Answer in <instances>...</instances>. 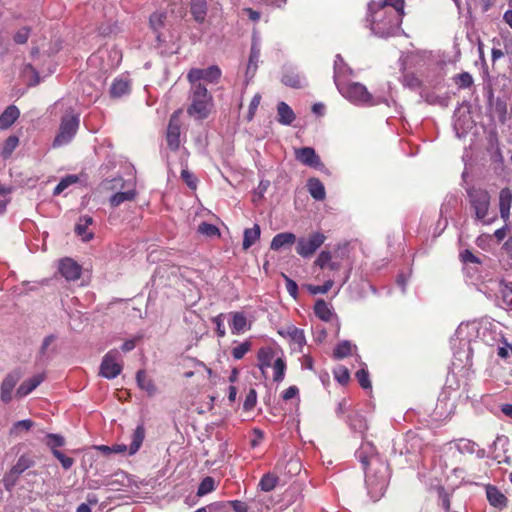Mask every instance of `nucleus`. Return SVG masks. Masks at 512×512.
Masks as SVG:
<instances>
[{"mask_svg": "<svg viewBox=\"0 0 512 512\" xmlns=\"http://www.w3.org/2000/svg\"><path fill=\"white\" fill-rule=\"evenodd\" d=\"M223 316V314H219L212 318V322L216 326V333L220 338H223L226 335Z\"/></svg>", "mask_w": 512, "mask_h": 512, "instance_id": "e2e57ef3", "label": "nucleus"}, {"mask_svg": "<svg viewBox=\"0 0 512 512\" xmlns=\"http://www.w3.org/2000/svg\"><path fill=\"white\" fill-rule=\"evenodd\" d=\"M278 333L282 337L290 339V341L297 344L300 348L306 344L304 331L293 325L278 330Z\"/></svg>", "mask_w": 512, "mask_h": 512, "instance_id": "6ab92c4d", "label": "nucleus"}, {"mask_svg": "<svg viewBox=\"0 0 512 512\" xmlns=\"http://www.w3.org/2000/svg\"><path fill=\"white\" fill-rule=\"evenodd\" d=\"M281 81L284 85L296 89L302 88L306 84L305 78L294 71H286L283 74Z\"/></svg>", "mask_w": 512, "mask_h": 512, "instance_id": "2f4dec72", "label": "nucleus"}, {"mask_svg": "<svg viewBox=\"0 0 512 512\" xmlns=\"http://www.w3.org/2000/svg\"><path fill=\"white\" fill-rule=\"evenodd\" d=\"M295 158L302 164L319 168L322 166L320 157L316 154L315 150L311 147H303L295 150Z\"/></svg>", "mask_w": 512, "mask_h": 512, "instance_id": "dca6fc26", "label": "nucleus"}, {"mask_svg": "<svg viewBox=\"0 0 512 512\" xmlns=\"http://www.w3.org/2000/svg\"><path fill=\"white\" fill-rule=\"evenodd\" d=\"M59 272L67 281H75L80 278L82 268L71 258H64L59 262Z\"/></svg>", "mask_w": 512, "mask_h": 512, "instance_id": "2eb2a0df", "label": "nucleus"}, {"mask_svg": "<svg viewBox=\"0 0 512 512\" xmlns=\"http://www.w3.org/2000/svg\"><path fill=\"white\" fill-rule=\"evenodd\" d=\"M315 315L322 321L329 322L334 317L332 307L324 300L319 299L314 305Z\"/></svg>", "mask_w": 512, "mask_h": 512, "instance_id": "393cba45", "label": "nucleus"}, {"mask_svg": "<svg viewBox=\"0 0 512 512\" xmlns=\"http://www.w3.org/2000/svg\"><path fill=\"white\" fill-rule=\"evenodd\" d=\"M260 235L261 229L258 224H254L252 228H246L243 233V250H248L252 245H254L260 239Z\"/></svg>", "mask_w": 512, "mask_h": 512, "instance_id": "b1692460", "label": "nucleus"}, {"mask_svg": "<svg viewBox=\"0 0 512 512\" xmlns=\"http://www.w3.org/2000/svg\"><path fill=\"white\" fill-rule=\"evenodd\" d=\"M33 426L34 422L30 419L20 420L13 424L9 433L11 436L18 437L22 432L29 431Z\"/></svg>", "mask_w": 512, "mask_h": 512, "instance_id": "ea45409f", "label": "nucleus"}, {"mask_svg": "<svg viewBox=\"0 0 512 512\" xmlns=\"http://www.w3.org/2000/svg\"><path fill=\"white\" fill-rule=\"evenodd\" d=\"M438 499H439V505L445 510H450V495L449 493L443 488H438Z\"/></svg>", "mask_w": 512, "mask_h": 512, "instance_id": "bf43d9fd", "label": "nucleus"}, {"mask_svg": "<svg viewBox=\"0 0 512 512\" xmlns=\"http://www.w3.org/2000/svg\"><path fill=\"white\" fill-rule=\"evenodd\" d=\"M455 83L460 88H469L473 84L472 75L468 72H462L454 77Z\"/></svg>", "mask_w": 512, "mask_h": 512, "instance_id": "864d4df0", "label": "nucleus"}, {"mask_svg": "<svg viewBox=\"0 0 512 512\" xmlns=\"http://www.w3.org/2000/svg\"><path fill=\"white\" fill-rule=\"evenodd\" d=\"M274 358V350L271 347H262L259 349L257 354V359L259 362V367L263 371L265 368L271 366L272 360Z\"/></svg>", "mask_w": 512, "mask_h": 512, "instance_id": "72a5a7b5", "label": "nucleus"}, {"mask_svg": "<svg viewBox=\"0 0 512 512\" xmlns=\"http://www.w3.org/2000/svg\"><path fill=\"white\" fill-rule=\"evenodd\" d=\"M23 76L28 79V85L34 86L39 83L38 72L30 64H27L23 69Z\"/></svg>", "mask_w": 512, "mask_h": 512, "instance_id": "603ef678", "label": "nucleus"}, {"mask_svg": "<svg viewBox=\"0 0 512 512\" xmlns=\"http://www.w3.org/2000/svg\"><path fill=\"white\" fill-rule=\"evenodd\" d=\"M310 195L317 201L325 199L326 192L323 183L317 178H310L307 182Z\"/></svg>", "mask_w": 512, "mask_h": 512, "instance_id": "c756f323", "label": "nucleus"}, {"mask_svg": "<svg viewBox=\"0 0 512 512\" xmlns=\"http://www.w3.org/2000/svg\"><path fill=\"white\" fill-rule=\"evenodd\" d=\"M512 205V191L509 188H503L499 194V211L501 218L506 222L510 217Z\"/></svg>", "mask_w": 512, "mask_h": 512, "instance_id": "aec40b11", "label": "nucleus"}, {"mask_svg": "<svg viewBox=\"0 0 512 512\" xmlns=\"http://www.w3.org/2000/svg\"><path fill=\"white\" fill-rule=\"evenodd\" d=\"M77 181H78V177L76 175L66 176L54 188L53 195L56 196V195L61 194L66 188H68L70 185L76 183Z\"/></svg>", "mask_w": 512, "mask_h": 512, "instance_id": "49530a36", "label": "nucleus"}, {"mask_svg": "<svg viewBox=\"0 0 512 512\" xmlns=\"http://www.w3.org/2000/svg\"><path fill=\"white\" fill-rule=\"evenodd\" d=\"M105 55H107L110 59L112 58V62L107 63L102 67V69L105 71L117 67L122 58L121 52L116 48L99 51V58H104Z\"/></svg>", "mask_w": 512, "mask_h": 512, "instance_id": "473e14b6", "label": "nucleus"}, {"mask_svg": "<svg viewBox=\"0 0 512 512\" xmlns=\"http://www.w3.org/2000/svg\"><path fill=\"white\" fill-rule=\"evenodd\" d=\"M326 237L321 232H313L308 237L297 239L296 252L302 258H310L325 242Z\"/></svg>", "mask_w": 512, "mask_h": 512, "instance_id": "0eeeda50", "label": "nucleus"}, {"mask_svg": "<svg viewBox=\"0 0 512 512\" xmlns=\"http://www.w3.org/2000/svg\"><path fill=\"white\" fill-rule=\"evenodd\" d=\"M278 122L283 125H290L295 120V114L291 107L285 102L277 105Z\"/></svg>", "mask_w": 512, "mask_h": 512, "instance_id": "7c9ffc66", "label": "nucleus"}, {"mask_svg": "<svg viewBox=\"0 0 512 512\" xmlns=\"http://www.w3.org/2000/svg\"><path fill=\"white\" fill-rule=\"evenodd\" d=\"M455 408L454 401L445 394H441L436 404V413L439 417H447L453 413Z\"/></svg>", "mask_w": 512, "mask_h": 512, "instance_id": "a878e982", "label": "nucleus"}, {"mask_svg": "<svg viewBox=\"0 0 512 512\" xmlns=\"http://www.w3.org/2000/svg\"><path fill=\"white\" fill-rule=\"evenodd\" d=\"M257 402V392L255 389H250L245 397L243 408L246 411H250L254 408Z\"/></svg>", "mask_w": 512, "mask_h": 512, "instance_id": "052dcab7", "label": "nucleus"}, {"mask_svg": "<svg viewBox=\"0 0 512 512\" xmlns=\"http://www.w3.org/2000/svg\"><path fill=\"white\" fill-rule=\"evenodd\" d=\"M475 330H476V326L462 323L458 326L455 335H456L457 339L460 340V342L465 341V342L469 343L470 340L466 339V335L475 332Z\"/></svg>", "mask_w": 512, "mask_h": 512, "instance_id": "37998d69", "label": "nucleus"}, {"mask_svg": "<svg viewBox=\"0 0 512 512\" xmlns=\"http://www.w3.org/2000/svg\"><path fill=\"white\" fill-rule=\"evenodd\" d=\"M286 371V363L283 358H277L273 364V380L281 382L284 379Z\"/></svg>", "mask_w": 512, "mask_h": 512, "instance_id": "79ce46f5", "label": "nucleus"}, {"mask_svg": "<svg viewBox=\"0 0 512 512\" xmlns=\"http://www.w3.org/2000/svg\"><path fill=\"white\" fill-rule=\"evenodd\" d=\"M278 483V477L271 473H267L263 475L259 482V487L264 492L272 491Z\"/></svg>", "mask_w": 512, "mask_h": 512, "instance_id": "a19ab883", "label": "nucleus"}, {"mask_svg": "<svg viewBox=\"0 0 512 512\" xmlns=\"http://www.w3.org/2000/svg\"><path fill=\"white\" fill-rule=\"evenodd\" d=\"M79 126V118L72 114L62 117L59 132L53 141V147H61L71 142Z\"/></svg>", "mask_w": 512, "mask_h": 512, "instance_id": "39448f33", "label": "nucleus"}, {"mask_svg": "<svg viewBox=\"0 0 512 512\" xmlns=\"http://www.w3.org/2000/svg\"><path fill=\"white\" fill-rule=\"evenodd\" d=\"M296 236L291 232H282L276 234L270 244V249L278 251L286 246H291L296 242Z\"/></svg>", "mask_w": 512, "mask_h": 512, "instance_id": "412c9836", "label": "nucleus"}, {"mask_svg": "<svg viewBox=\"0 0 512 512\" xmlns=\"http://www.w3.org/2000/svg\"><path fill=\"white\" fill-rule=\"evenodd\" d=\"M165 19V15L163 13L155 12L150 16L149 22L152 29L157 32L160 27H162Z\"/></svg>", "mask_w": 512, "mask_h": 512, "instance_id": "680f3d73", "label": "nucleus"}, {"mask_svg": "<svg viewBox=\"0 0 512 512\" xmlns=\"http://www.w3.org/2000/svg\"><path fill=\"white\" fill-rule=\"evenodd\" d=\"M260 51V40L257 36L253 35L249 60L245 72L247 82H249L256 74L260 62Z\"/></svg>", "mask_w": 512, "mask_h": 512, "instance_id": "ddd939ff", "label": "nucleus"}, {"mask_svg": "<svg viewBox=\"0 0 512 512\" xmlns=\"http://www.w3.org/2000/svg\"><path fill=\"white\" fill-rule=\"evenodd\" d=\"M404 15V0L371 1L367 21L372 33L378 37L393 36L400 29Z\"/></svg>", "mask_w": 512, "mask_h": 512, "instance_id": "f257e3e1", "label": "nucleus"}, {"mask_svg": "<svg viewBox=\"0 0 512 512\" xmlns=\"http://www.w3.org/2000/svg\"><path fill=\"white\" fill-rule=\"evenodd\" d=\"M34 465V461L27 455H22L17 460L16 464L11 468L8 475L5 477V486L14 485L19 475Z\"/></svg>", "mask_w": 512, "mask_h": 512, "instance_id": "4468645a", "label": "nucleus"}, {"mask_svg": "<svg viewBox=\"0 0 512 512\" xmlns=\"http://www.w3.org/2000/svg\"><path fill=\"white\" fill-rule=\"evenodd\" d=\"M340 63H342V57L336 55L334 61V82L344 98L357 106H376L380 103L388 104L386 98L373 96L365 85L359 82L341 80Z\"/></svg>", "mask_w": 512, "mask_h": 512, "instance_id": "f03ea898", "label": "nucleus"}, {"mask_svg": "<svg viewBox=\"0 0 512 512\" xmlns=\"http://www.w3.org/2000/svg\"><path fill=\"white\" fill-rule=\"evenodd\" d=\"M144 438L145 429L142 425H138L131 436V443L129 444V446L125 444H115L112 446L113 453L123 454L128 451L129 455H134L140 449L144 441Z\"/></svg>", "mask_w": 512, "mask_h": 512, "instance_id": "9d476101", "label": "nucleus"}, {"mask_svg": "<svg viewBox=\"0 0 512 512\" xmlns=\"http://www.w3.org/2000/svg\"><path fill=\"white\" fill-rule=\"evenodd\" d=\"M53 456L59 460V462L61 463L62 467L65 469V470H68L70 469L73 464H74V459L71 458V457H68L66 456L64 453H62L61 451L59 450H54V453H52Z\"/></svg>", "mask_w": 512, "mask_h": 512, "instance_id": "6e6d98bb", "label": "nucleus"}, {"mask_svg": "<svg viewBox=\"0 0 512 512\" xmlns=\"http://www.w3.org/2000/svg\"><path fill=\"white\" fill-rule=\"evenodd\" d=\"M363 450L358 453V459L363 464L366 474V487L370 497L377 501L385 493L389 481V468L378 456L372 455L370 460L364 457Z\"/></svg>", "mask_w": 512, "mask_h": 512, "instance_id": "7ed1b4c3", "label": "nucleus"}, {"mask_svg": "<svg viewBox=\"0 0 512 512\" xmlns=\"http://www.w3.org/2000/svg\"><path fill=\"white\" fill-rule=\"evenodd\" d=\"M486 497L489 504L497 509L501 510L507 506V497L496 486H486Z\"/></svg>", "mask_w": 512, "mask_h": 512, "instance_id": "f3484780", "label": "nucleus"}, {"mask_svg": "<svg viewBox=\"0 0 512 512\" xmlns=\"http://www.w3.org/2000/svg\"><path fill=\"white\" fill-rule=\"evenodd\" d=\"M353 345L348 340L339 342L333 350V358L340 360L352 354ZM356 348V346H354Z\"/></svg>", "mask_w": 512, "mask_h": 512, "instance_id": "4c0bfd02", "label": "nucleus"}, {"mask_svg": "<svg viewBox=\"0 0 512 512\" xmlns=\"http://www.w3.org/2000/svg\"><path fill=\"white\" fill-rule=\"evenodd\" d=\"M45 379V374L40 373L32 376L31 378L23 381L20 386L16 390V396L18 398H23L30 394L34 389H36Z\"/></svg>", "mask_w": 512, "mask_h": 512, "instance_id": "a211bd4d", "label": "nucleus"}, {"mask_svg": "<svg viewBox=\"0 0 512 512\" xmlns=\"http://www.w3.org/2000/svg\"><path fill=\"white\" fill-rule=\"evenodd\" d=\"M190 105L187 113L197 119H206L213 107V97L203 84L191 85L189 92Z\"/></svg>", "mask_w": 512, "mask_h": 512, "instance_id": "20e7f679", "label": "nucleus"}, {"mask_svg": "<svg viewBox=\"0 0 512 512\" xmlns=\"http://www.w3.org/2000/svg\"><path fill=\"white\" fill-rule=\"evenodd\" d=\"M333 375H334V378L342 385L348 383L349 379H350V373H349V370L345 367V366H342V365H339L337 366L334 370H333Z\"/></svg>", "mask_w": 512, "mask_h": 512, "instance_id": "3c124183", "label": "nucleus"}, {"mask_svg": "<svg viewBox=\"0 0 512 512\" xmlns=\"http://www.w3.org/2000/svg\"><path fill=\"white\" fill-rule=\"evenodd\" d=\"M222 72L217 65H212L206 69L192 68L187 74V80L190 85L202 84L201 80L216 84L221 78Z\"/></svg>", "mask_w": 512, "mask_h": 512, "instance_id": "1a4fd4ad", "label": "nucleus"}, {"mask_svg": "<svg viewBox=\"0 0 512 512\" xmlns=\"http://www.w3.org/2000/svg\"><path fill=\"white\" fill-rule=\"evenodd\" d=\"M21 377L20 370L11 371L4 377L0 385V399L3 403L8 404L12 400V393Z\"/></svg>", "mask_w": 512, "mask_h": 512, "instance_id": "9b49d317", "label": "nucleus"}, {"mask_svg": "<svg viewBox=\"0 0 512 512\" xmlns=\"http://www.w3.org/2000/svg\"><path fill=\"white\" fill-rule=\"evenodd\" d=\"M314 264L321 269L329 268L333 271L340 269V263L332 261V255L329 251H322L316 258Z\"/></svg>", "mask_w": 512, "mask_h": 512, "instance_id": "c85d7f7f", "label": "nucleus"}, {"mask_svg": "<svg viewBox=\"0 0 512 512\" xmlns=\"http://www.w3.org/2000/svg\"><path fill=\"white\" fill-rule=\"evenodd\" d=\"M54 341H55L54 335H48L43 339L42 344L39 349V355H38L39 361H43L44 359L47 358L48 349Z\"/></svg>", "mask_w": 512, "mask_h": 512, "instance_id": "5fc2aeb1", "label": "nucleus"}, {"mask_svg": "<svg viewBox=\"0 0 512 512\" xmlns=\"http://www.w3.org/2000/svg\"><path fill=\"white\" fill-rule=\"evenodd\" d=\"M348 424L352 430L359 433H364L368 429L366 420L358 413L349 416Z\"/></svg>", "mask_w": 512, "mask_h": 512, "instance_id": "58836bf2", "label": "nucleus"}, {"mask_svg": "<svg viewBox=\"0 0 512 512\" xmlns=\"http://www.w3.org/2000/svg\"><path fill=\"white\" fill-rule=\"evenodd\" d=\"M356 378L363 389L371 388L369 373L365 368H361L356 372Z\"/></svg>", "mask_w": 512, "mask_h": 512, "instance_id": "13d9d810", "label": "nucleus"}, {"mask_svg": "<svg viewBox=\"0 0 512 512\" xmlns=\"http://www.w3.org/2000/svg\"><path fill=\"white\" fill-rule=\"evenodd\" d=\"M120 352L112 349L107 352L100 365V375L106 379H114L122 372V364L120 363Z\"/></svg>", "mask_w": 512, "mask_h": 512, "instance_id": "6e6552de", "label": "nucleus"}, {"mask_svg": "<svg viewBox=\"0 0 512 512\" xmlns=\"http://www.w3.org/2000/svg\"><path fill=\"white\" fill-rule=\"evenodd\" d=\"M215 489V481L212 477H205L198 486L197 494L206 495Z\"/></svg>", "mask_w": 512, "mask_h": 512, "instance_id": "09e8293b", "label": "nucleus"}, {"mask_svg": "<svg viewBox=\"0 0 512 512\" xmlns=\"http://www.w3.org/2000/svg\"><path fill=\"white\" fill-rule=\"evenodd\" d=\"M206 508H207V512L208 511L209 512H227L228 501L213 503V504H210L209 506H207Z\"/></svg>", "mask_w": 512, "mask_h": 512, "instance_id": "774afa93", "label": "nucleus"}, {"mask_svg": "<svg viewBox=\"0 0 512 512\" xmlns=\"http://www.w3.org/2000/svg\"><path fill=\"white\" fill-rule=\"evenodd\" d=\"M467 193L469 203L474 209L475 217L479 220H483L487 216L490 207V195L488 191L483 188L472 187Z\"/></svg>", "mask_w": 512, "mask_h": 512, "instance_id": "423d86ee", "label": "nucleus"}, {"mask_svg": "<svg viewBox=\"0 0 512 512\" xmlns=\"http://www.w3.org/2000/svg\"><path fill=\"white\" fill-rule=\"evenodd\" d=\"M251 347H252L251 342L246 340V341L240 343L239 345L235 346L232 349L231 354L234 359L240 360L245 356V354L247 352H249L251 350Z\"/></svg>", "mask_w": 512, "mask_h": 512, "instance_id": "c03bdc74", "label": "nucleus"}, {"mask_svg": "<svg viewBox=\"0 0 512 512\" xmlns=\"http://www.w3.org/2000/svg\"><path fill=\"white\" fill-rule=\"evenodd\" d=\"M19 109L14 106H8L5 111L0 115V129L9 128L19 117Z\"/></svg>", "mask_w": 512, "mask_h": 512, "instance_id": "bb28decb", "label": "nucleus"}, {"mask_svg": "<svg viewBox=\"0 0 512 512\" xmlns=\"http://www.w3.org/2000/svg\"><path fill=\"white\" fill-rule=\"evenodd\" d=\"M31 29L27 26L19 29L13 36V40L17 44H25L30 36Z\"/></svg>", "mask_w": 512, "mask_h": 512, "instance_id": "4d7b16f0", "label": "nucleus"}, {"mask_svg": "<svg viewBox=\"0 0 512 512\" xmlns=\"http://www.w3.org/2000/svg\"><path fill=\"white\" fill-rule=\"evenodd\" d=\"M130 90V83L125 79H115L110 88V94L113 97H121Z\"/></svg>", "mask_w": 512, "mask_h": 512, "instance_id": "e433bc0d", "label": "nucleus"}, {"mask_svg": "<svg viewBox=\"0 0 512 512\" xmlns=\"http://www.w3.org/2000/svg\"><path fill=\"white\" fill-rule=\"evenodd\" d=\"M136 380L138 386L147 392L149 396H152L156 393V387L153 384L152 380L149 379L146 373L143 370L137 372Z\"/></svg>", "mask_w": 512, "mask_h": 512, "instance_id": "f704fd0d", "label": "nucleus"}, {"mask_svg": "<svg viewBox=\"0 0 512 512\" xmlns=\"http://www.w3.org/2000/svg\"><path fill=\"white\" fill-rule=\"evenodd\" d=\"M230 315L229 324L232 334L239 335L249 329L247 318L243 312H233Z\"/></svg>", "mask_w": 512, "mask_h": 512, "instance_id": "4be33fe9", "label": "nucleus"}, {"mask_svg": "<svg viewBox=\"0 0 512 512\" xmlns=\"http://www.w3.org/2000/svg\"><path fill=\"white\" fill-rule=\"evenodd\" d=\"M18 143L19 140L16 136L8 137L3 148V154L5 156L10 155L12 151L17 147Z\"/></svg>", "mask_w": 512, "mask_h": 512, "instance_id": "0e129e2a", "label": "nucleus"}, {"mask_svg": "<svg viewBox=\"0 0 512 512\" xmlns=\"http://www.w3.org/2000/svg\"><path fill=\"white\" fill-rule=\"evenodd\" d=\"M93 223L91 216L85 215L79 218L78 223L75 226V232L82 238L83 241H90L93 238V233L88 232L87 228Z\"/></svg>", "mask_w": 512, "mask_h": 512, "instance_id": "5701e85b", "label": "nucleus"}, {"mask_svg": "<svg viewBox=\"0 0 512 512\" xmlns=\"http://www.w3.org/2000/svg\"><path fill=\"white\" fill-rule=\"evenodd\" d=\"M198 232L200 234L208 236V237H219L220 236L219 229L215 225L207 223V222H202L198 226Z\"/></svg>", "mask_w": 512, "mask_h": 512, "instance_id": "de8ad7c7", "label": "nucleus"}, {"mask_svg": "<svg viewBox=\"0 0 512 512\" xmlns=\"http://www.w3.org/2000/svg\"><path fill=\"white\" fill-rule=\"evenodd\" d=\"M190 11L195 21L203 23L207 15L206 0H191Z\"/></svg>", "mask_w": 512, "mask_h": 512, "instance_id": "cd10ccee", "label": "nucleus"}, {"mask_svg": "<svg viewBox=\"0 0 512 512\" xmlns=\"http://www.w3.org/2000/svg\"><path fill=\"white\" fill-rule=\"evenodd\" d=\"M46 445L51 449V452L54 453V450H58V447H62L65 444V440L63 436L59 434H47L46 436Z\"/></svg>", "mask_w": 512, "mask_h": 512, "instance_id": "a18cd8bd", "label": "nucleus"}, {"mask_svg": "<svg viewBox=\"0 0 512 512\" xmlns=\"http://www.w3.org/2000/svg\"><path fill=\"white\" fill-rule=\"evenodd\" d=\"M285 284H286V290L287 292L294 298H297L298 295V286L297 283L292 280L291 278L284 275Z\"/></svg>", "mask_w": 512, "mask_h": 512, "instance_id": "338daca9", "label": "nucleus"}, {"mask_svg": "<svg viewBox=\"0 0 512 512\" xmlns=\"http://www.w3.org/2000/svg\"><path fill=\"white\" fill-rule=\"evenodd\" d=\"M136 191L134 188L128 189L126 191H120L115 193L110 198V204L112 207H118L125 201H131L135 198Z\"/></svg>", "mask_w": 512, "mask_h": 512, "instance_id": "c9c22d12", "label": "nucleus"}, {"mask_svg": "<svg viewBox=\"0 0 512 512\" xmlns=\"http://www.w3.org/2000/svg\"><path fill=\"white\" fill-rule=\"evenodd\" d=\"M260 101H261L260 94L254 95V97L252 98V100L250 102L249 110H248V115H247V119L249 121L253 119V117L255 115V112H256L259 104H260Z\"/></svg>", "mask_w": 512, "mask_h": 512, "instance_id": "69168bd1", "label": "nucleus"}, {"mask_svg": "<svg viewBox=\"0 0 512 512\" xmlns=\"http://www.w3.org/2000/svg\"><path fill=\"white\" fill-rule=\"evenodd\" d=\"M180 111L172 114L167 127L166 140L171 150H177L180 147V129L181 121L179 117Z\"/></svg>", "mask_w": 512, "mask_h": 512, "instance_id": "f8f14e48", "label": "nucleus"}, {"mask_svg": "<svg viewBox=\"0 0 512 512\" xmlns=\"http://www.w3.org/2000/svg\"><path fill=\"white\" fill-rule=\"evenodd\" d=\"M334 282L333 280L329 279L327 280L323 285H307V290L312 294V295H317V294H325L327 293L333 286Z\"/></svg>", "mask_w": 512, "mask_h": 512, "instance_id": "8fccbe9b", "label": "nucleus"}]
</instances>
